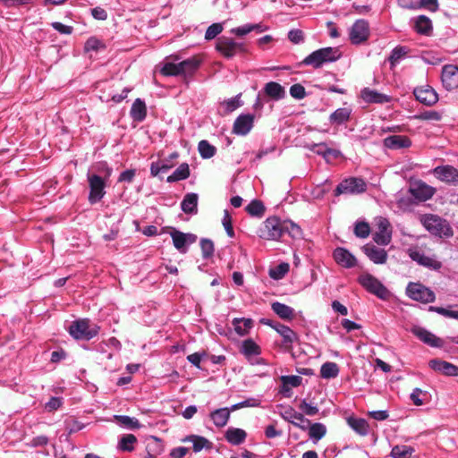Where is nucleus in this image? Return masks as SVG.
<instances>
[{
	"mask_svg": "<svg viewBox=\"0 0 458 458\" xmlns=\"http://www.w3.org/2000/svg\"><path fill=\"white\" fill-rule=\"evenodd\" d=\"M407 294L412 300L424 303L433 302L436 299L433 291L419 283H410L407 286Z\"/></svg>",
	"mask_w": 458,
	"mask_h": 458,
	"instance_id": "obj_8",
	"label": "nucleus"
},
{
	"mask_svg": "<svg viewBox=\"0 0 458 458\" xmlns=\"http://www.w3.org/2000/svg\"><path fill=\"white\" fill-rule=\"evenodd\" d=\"M101 47H104V45L96 38H89L84 46L85 51H98Z\"/></svg>",
	"mask_w": 458,
	"mask_h": 458,
	"instance_id": "obj_62",
	"label": "nucleus"
},
{
	"mask_svg": "<svg viewBox=\"0 0 458 458\" xmlns=\"http://www.w3.org/2000/svg\"><path fill=\"white\" fill-rule=\"evenodd\" d=\"M309 436L312 439L319 440L327 433V428L322 423H313L309 425Z\"/></svg>",
	"mask_w": 458,
	"mask_h": 458,
	"instance_id": "obj_49",
	"label": "nucleus"
},
{
	"mask_svg": "<svg viewBox=\"0 0 458 458\" xmlns=\"http://www.w3.org/2000/svg\"><path fill=\"white\" fill-rule=\"evenodd\" d=\"M260 28H261L260 24H253V25L247 24V25H244L242 27L233 29L231 31H232V33H233L239 37H242L253 30H259Z\"/></svg>",
	"mask_w": 458,
	"mask_h": 458,
	"instance_id": "obj_56",
	"label": "nucleus"
},
{
	"mask_svg": "<svg viewBox=\"0 0 458 458\" xmlns=\"http://www.w3.org/2000/svg\"><path fill=\"white\" fill-rule=\"evenodd\" d=\"M442 83L447 90H453L458 88V66L445 65L442 69Z\"/></svg>",
	"mask_w": 458,
	"mask_h": 458,
	"instance_id": "obj_14",
	"label": "nucleus"
},
{
	"mask_svg": "<svg viewBox=\"0 0 458 458\" xmlns=\"http://www.w3.org/2000/svg\"><path fill=\"white\" fill-rule=\"evenodd\" d=\"M260 352V347L252 339H246L242 342V352L245 356L250 357L259 355Z\"/></svg>",
	"mask_w": 458,
	"mask_h": 458,
	"instance_id": "obj_45",
	"label": "nucleus"
},
{
	"mask_svg": "<svg viewBox=\"0 0 458 458\" xmlns=\"http://www.w3.org/2000/svg\"><path fill=\"white\" fill-rule=\"evenodd\" d=\"M223 31V25L221 23H213L206 30L205 38L211 40L215 38Z\"/></svg>",
	"mask_w": 458,
	"mask_h": 458,
	"instance_id": "obj_57",
	"label": "nucleus"
},
{
	"mask_svg": "<svg viewBox=\"0 0 458 458\" xmlns=\"http://www.w3.org/2000/svg\"><path fill=\"white\" fill-rule=\"evenodd\" d=\"M198 199L196 193H187L181 203L182 210L186 214H196Z\"/></svg>",
	"mask_w": 458,
	"mask_h": 458,
	"instance_id": "obj_34",
	"label": "nucleus"
},
{
	"mask_svg": "<svg viewBox=\"0 0 458 458\" xmlns=\"http://www.w3.org/2000/svg\"><path fill=\"white\" fill-rule=\"evenodd\" d=\"M290 94L293 98L303 99L306 97V90L301 84L296 83L291 86Z\"/></svg>",
	"mask_w": 458,
	"mask_h": 458,
	"instance_id": "obj_59",
	"label": "nucleus"
},
{
	"mask_svg": "<svg viewBox=\"0 0 458 458\" xmlns=\"http://www.w3.org/2000/svg\"><path fill=\"white\" fill-rule=\"evenodd\" d=\"M299 409L301 410L302 412L308 416H314L318 412V406L309 403L306 399H303L300 403Z\"/></svg>",
	"mask_w": 458,
	"mask_h": 458,
	"instance_id": "obj_58",
	"label": "nucleus"
},
{
	"mask_svg": "<svg viewBox=\"0 0 458 458\" xmlns=\"http://www.w3.org/2000/svg\"><path fill=\"white\" fill-rule=\"evenodd\" d=\"M333 257L338 265L345 268L353 267L357 264L356 258L347 249L344 248H336L333 252Z\"/></svg>",
	"mask_w": 458,
	"mask_h": 458,
	"instance_id": "obj_20",
	"label": "nucleus"
},
{
	"mask_svg": "<svg viewBox=\"0 0 458 458\" xmlns=\"http://www.w3.org/2000/svg\"><path fill=\"white\" fill-rule=\"evenodd\" d=\"M414 449L408 445H395L392 448L391 456L393 458H411Z\"/></svg>",
	"mask_w": 458,
	"mask_h": 458,
	"instance_id": "obj_50",
	"label": "nucleus"
},
{
	"mask_svg": "<svg viewBox=\"0 0 458 458\" xmlns=\"http://www.w3.org/2000/svg\"><path fill=\"white\" fill-rule=\"evenodd\" d=\"M198 150L200 157L205 159L213 157L216 153V148L206 140L199 142Z\"/></svg>",
	"mask_w": 458,
	"mask_h": 458,
	"instance_id": "obj_43",
	"label": "nucleus"
},
{
	"mask_svg": "<svg viewBox=\"0 0 458 458\" xmlns=\"http://www.w3.org/2000/svg\"><path fill=\"white\" fill-rule=\"evenodd\" d=\"M429 367L435 371L440 372L445 376H458V367L438 359L429 360Z\"/></svg>",
	"mask_w": 458,
	"mask_h": 458,
	"instance_id": "obj_23",
	"label": "nucleus"
},
{
	"mask_svg": "<svg viewBox=\"0 0 458 458\" xmlns=\"http://www.w3.org/2000/svg\"><path fill=\"white\" fill-rule=\"evenodd\" d=\"M358 282L370 293L375 294L378 298L385 299L389 292L386 287L375 276L366 273L359 276Z\"/></svg>",
	"mask_w": 458,
	"mask_h": 458,
	"instance_id": "obj_6",
	"label": "nucleus"
},
{
	"mask_svg": "<svg viewBox=\"0 0 458 458\" xmlns=\"http://www.w3.org/2000/svg\"><path fill=\"white\" fill-rule=\"evenodd\" d=\"M309 148L318 155L323 156L326 159L328 157L337 158L341 156L339 150L327 147L326 143L313 144Z\"/></svg>",
	"mask_w": 458,
	"mask_h": 458,
	"instance_id": "obj_31",
	"label": "nucleus"
},
{
	"mask_svg": "<svg viewBox=\"0 0 458 458\" xmlns=\"http://www.w3.org/2000/svg\"><path fill=\"white\" fill-rule=\"evenodd\" d=\"M254 118L250 114L239 115L233 123V132L237 135L248 134L253 127Z\"/></svg>",
	"mask_w": 458,
	"mask_h": 458,
	"instance_id": "obj_18",
	"label": "nucleus"
},
{
	"mask_svg": "<svg viewBox=\"0 0 458 458\" xmlns=\"http://www.w3.org/2000/svg\"><path fill=\"white\" fill-rule=\"evenodd\" d=\"M411 332L421 342L431 347H442L444 344V341L441 338L420 326H413Z\"/></svg>",
	"mask_w": 458,
	"mask_h": 458,
	"instance_id": "obj_13",
	"label": "nucleus"
},
{
	"mask_svg": "<svg viewBox=\"0 0 458 458\" xmlns=\"http://www.w3.org/2000/svg\"><path fill=\"white\" fill-rule=\"evenodd\" d=\"M413 94L418 101L426 105L432 106L438 100V96L433 88L429 86L416 88Z\"/></svg>",
	"mask_w": 458,
	"mask_h": 458,
	"instance_id": "obj_17",
	"label": "nucleus"
},
{
	"mask_svg": "<svg viewBox=\"0 0 458 458\" xmlns=\"http://www.w3.org/2000/svg\"><path fill=\"white\" fill-rule=\"evenodd\" d=\"M288 38L293 44H299L303 41V32L301 30H291L288 33Z\"/></svg>",
	"mask_w": 458,
	"mask_h": 458,
	"instance_id": "obj_64",
	"label": "nucleus"
},
{
	"mask_svg": "<svg viewBox=\"0 0 458 458\" xmlns=\"http://www.w3.org/2000/svg\"><path fill=\"white\" fill-rule=\"evenodd\" d=\"M88 182L89 186V202L95 204L105 196L106 182L104 179L98 174H89Z\"/></svg>",
	"mask_w": 458,
	"mask_h": 458,
	"instance_id": "obj_9",
	"label": "nucleus"
},
{
	"mask_svg": "<svg viewBox=\"0 0 458 458\" xmlns=\"http://www.w3.org/2000/svg\"><path fill=\"white\" fill-rule=\"evenodd\" d=\"M284 233H288L293 239H300L301 238L302 231L298 225L291 221H284Z\"/></svg>",
	"mask_w": 458,
	"mask_h": 458,
	"instance_id": "obj_52",
	"label": "nucleus"
},
{
	"mask_svg": "<svg viewBox=\"0 0 458 458\" xmlns=\"http://www.w3.org/2000/svg\"><path fill=\"white\" fill-rule=\"evenodd\" d=\"M179 157L178 152H173L168 158L160 162H153L150 165V174L153 177L158 176L160 173H166L168 170L174 166L173 160Z\"/></svg>",
	"mask_w": 458,
	"mask_h": 458,
	"instance_id": "obj_22",
	"label": "nucleus"
},
{
	"mask_svg": "<svg viewBox=\"0 0 458 458\" xmlns=\"http://www.w3.org/2000/svg\"><path fill=\"white\" fill-rule=\"evenodd\" d=\"M130 114L133 121L142 122L147 116L145 102L140 98H136L131 106Z\"/></svg>",
	"mask_w": 458,
	"mask_h": 458,
	"instance_id": "obj_29",
	"label": "nucleus"
},
{
	"mask_svg": "<svg viewBox=\"0 0 458 458\" xmlns=\"http://www.w3.org/2000/svg\"><path fill=\"white\" fill-rule=\"evenodd\" d=\"M411 194L420 201H426L432 198L436 190L427 183L419 181L411 184L410 187Z\"/></svg>",
	"mask_w": 458,
	"mask_h": 458,
	"instance_id": "obj_16",
	"label": "nucleus"
},
{
	"mask_svg": "<svg viewBox=\"0 0 458 458\" xmlns=\"http://www.w3.org/2000/svg\"><path fill=\"white\" fill-rule=\"evenodd\" d=\"M384 144L388 148L400 149L409 148L411 145V141L405 135H391L384 140Z\"/></svg>",
	"mask_w": 458,
	"mask_h": 458,
	"instance_id": "obj_26",
	"label": "nucleus"
},
{
	"mask_svg": "<svg viewBox=\"0 0 458 458\" xmlns=\"http://www.w3.org/2000/svg\"><path fill=\"white\" fill-rule=\"evenodd\" d=\"M245 209L250 216L258 217H261L266 210L265 206L259 199H253L250 201Z\"/></svg>",
	"mask_w": 458,
	"mask_h": 458,
	"instance_id": "obj_47",
	"label": "nucleus"
},
{
	"mask_svg": "<svg viewBox=\"0 0 458 458\" xmlns=\"http://www.w3.org/2000/svg\"><path fill=\"white\" fill-rule=\"evenodd\" d=\"M247 434L242 428H231L225 432V439L232 445H238L243 443L246 439Z\"/></svg>",
	"mask_w": 458,
	"mask_h": 458,
	"instance_id": "obj_35",
	"label": "nucleus"
},
{
	"mask_svg": "<svg viewBox=\"0 0 458 458\" xmlns=\"http://www.w3.org/2000/svg\"><path fill=\"white\" fill-rule=\"evenodd\" d=\"M164 76H177L181 75L180 67L178 64L165 63L160 71Z\"/></svg>",
	"mask_w": 458,
	"mask_h": 458,
	"instance_id": "obj_53",
	"label": "nucleus"
},
{
	"mask_svg": "<svg viewBox=\"0 0 458 458\" xmlns=\"http://www.w3.org/2000/svg\"><path fill=\"white\" fill-rule=\"evenodd\" d=\"M370 233V227L367 222H358L354 227V234L359 238H367Z\"/></svg>",
	"mask_w": 458,
	"mask_h": 458,
	"instance_id": "obj_54",
	"label": "nucleus"
},
{
	"mask_svg": "<svg viewBox=\"0 0 458 458\" xmlns=\"http://www.w3.org/2000/svg\"><path fill=\"white\" fill-rule=\"evenodd\" d=\"M223 225L225 226L227 235L229 237H233L234 232L232 224V217L227 211H225V215L223 217Z\"/></svg>",
	"mask_w": 458,
	"mask_h": 458,
	"instance_id": "obj_63",
	"label": "nucleus"
},
{
	"mask_svg": "<svg viewBox=\"0 0 458 458\" xmlns=\"http://www.w3.org/2000/svg\"><path fill=\"white\" fill-rule=\"evenodd\" d=\"M289 271L288 263H281L278 266L270 268L269 276L273 279L278 280L283 278Z\"/></svg>",
	"mask_w": 458,
	"mask_h": 458,
	"instance_id": "obj_51",
	"label": "nucleus"
},
{
	"mask_svg": "<svg viewBox=\"0 0 458 458\" xmlns=\"http://www.w3.org/2000/svg\"><path fill=\"white\" fill-rule=\"evenodd\" d=\"M434 175L440 181L454 186H458V169L446 165L434 168Z\"/></svg>",
	"mask_w": 458,
	"mask_h": 458,
	"instance_id": "obj_12",
	"label": "nucleus"
},
{
	"mask_svg": "<svg viewBox=\"0 0 458 458\" xmlns=\"http://www.w3.org/2000/svg\"><path fill=\"white\" fill-rule=\"evenodd\" d=\"M340 56L341 52L337 47H324L306 56L301 62V64L311 65L313 68L318 69L325 63L338 60Z\"/></svg>",
	"mask_w": 458,
	"mask_h": 458,
	"instance_id": "obj_2",
	"label": "nucleus"
},
{
	"mask_svg": "<svg viewBox=\"0 0 458 458\" xmlns=\"http://www.w3.org/2000/svg\"><path fill=\"white\" fill-rule=\"evenodd\" d=\"M338 374L339 368L335 362H326L321 366L320 375L323 378H335Z\"/></svg>",
	"mask_w": 458,
	"mask_h": 458,
	"instance_id": "obj_44",
	"label": "nucleus"
},
{
	"mask_svg": "<svg viewBox=\"0 0 458 458\" xmlns=\"http://www.w3.org/2000/svg\"><path fill=\"white\" fill-rule=\"evenodd\" d=\"M407 54L405 47H396L393 49L389 61L392 65L395 64L402 57Z\"/></svg>",
	"mask_w": 458,
	"mask_h": 458,
	"instance_id": "obj_60",
	"label": "nucleus"
},
{
	"mask_svg": "<svg viewBox=\"0 0 458 458\" xmlns=\"http://www.w3.org/2000/svg\"><path fill=\"white\" fill-rule=\"evenodd\" d=\"M182 442H191L192 449L195 453L200 452L202 449L209 450L212 448V443L204 437L198 435H190L182 439Z\"/></svg>",
	"mask_w": 458,
	"mask_h": 458,
	"instance_id": "obj_27",
	"label": "nucleus"
},
{
	"mask_svg": "<svg viewBox=\"0 0 458 458\" xmlns=\"http://www.w3.org/2000/svg\"><path fill=\"white\" fill-rule=\"evenodd\" d=\"M264 92L274 100L282 99L285 96L284 87L275 81L267 82L264 87Z\"/></svg>",
	"mask_w": 458,
	"mask_h": 458,
	"instance_id": "obj_30",
	"label": "nucleus"
},
{
	"mask_svg": "<svg viewBox=\"0 0 458 458\" xmlns=\"http://www.w3.org/2000/svg\"><path fill=\"white\" fill-rule=\"evenodd\" d=\"M259 405V400L255 399V398H250V399H247L243 402H241V403H238L236 404H233L232 407H231V411H236V410H239V409H242V408H245V407H257Z\"/></svg>",
	"mask_w": 458,
	"mask_h": 458,
	"instance_id": "obj_61",
	"label": "nucleus"
},
{
	"mask_svg": "<svg viewBox=\"0 0 458 458\" xmlns=\"http://www.w3.org/2000/svg\"><path fill=\"white\" fill-rule=\"evenodd\" d=\"M137 437L132 434L124 435L119 441L118 448L124 452H131L134 450V444Z\"/></svg>",
	"mask_w": 458,
	"mask_h": 458,
	"instance_id": "obj_48",
	"label": "nucleus"
},
{
	"mask_svg": "<svg viewBox=\"0 0 458 458\" xmlns=\"http://www.w3.org/2000/svg\"><path fill=\"white\" fill-rule=\"evenodd\" d=\"M190 167L187 163L181 164L176 170L167 177V182H174L185 180L190 176Z\"/></svg>",
	"mask_w": 458,
	"mask_h": 458,
	"instance_id": "obj_38",
	"label": "nucleus"
},
{
	"mask_svg": "<svg viewBox=\"0 0 458 458\" xmlns=\"http://www.w3.org/2000/svg\"><path fill=\"white\" fill-rule=\"evenodd\" d=\"M367 184L361 178L350 177L342 181L335 189V196L341 194H359L366 191Z\"/></svg>",
	"mask_w": 458,
	"mask_h": 458,
	"instance_id": "obj_5",
	"label": "nucleus"
},
{
	"mask_svg": "<svg viewBox=\"0 0 458 458\" xmlns=\"http://www.w3.org/2000/svg\"><path fill=\"white\" fill-rule=\"evenodd\" d=\"M231 408L216 409L210 413V418L214 424L218 428H223L227 424L230 418Z\"/></svg>",
	"mask_w": 458,
	"mask_h": 458,
	"instance_id": "obj_32",
	"label": "nucleus"
},
{
	"mask_svg": "<svg viewBox=\"0 0 458 458\" xmlns=\"http://www.w3.org/2000/svg\"><path fill=\"white\" fill-rule=\"evenodd\" d=\"M68 331L76 340L89 341L98 334L99 327L91 324L88 318H81L72 322Z\"/></svg>",
	"mask_w": 458,
	"mask_h": 458,
	"instance_id": "obj_3",
	"label": "nucleus"
},
{
	"mask_svg": "<svg viewBox=\"0 0 458 458\" xmlns=\"http://www.w3.org/2000/svg\"><path fill=\"white\" fill-rule=\"evenodd\" d=\"M348 425L358 434L366 436L369 431V424L364 419H357L350 417L347 420Z\"/></svg>",
	"mask_w": 458,
	"mask_h": 458,
	"instance_id": "obj_40",
	"label": "nucleus"
},
{
	"mask_svg": "<svg viewBox=\"0 0 458 458\" xmlns=\"http://www.w3.org/2000/svg\"><path fill=\"white\" fill-rule=\"evenodd\" d=\"M414 29L419 34L428 36L433 30L432 21L428 17L420 15L415 21Z\"/></svg>",
	"mask_w": 458,
	"mask_h": 458,
	"instance_id": "obj_36",
	"label": "nucleus"
},
{
	"mask_svg": "<svg viewBox=\"0 0 458 458\" xmlns=\"http://www.w3.org/2000/svg\"><path fill=\"white\" fill-rule=\"evenodd\" d=\"M423 226L433 235L438 237H452L453 229L449 223L440 216L433 214H426L420 217Z\"/></svg>",
	"mask_w": 458,
	"mask_h": 458,
	"instance_id": "obj_1",
	"label": "nucleus"
},
{
	"mask_svg": "<svg viewBox=\"0 0 458 458\" xmlns=\"http://www.w3.org/2000/svg\"><path fill=\"white\" fill-rule=\"evenodd\" d=\"M170 235L175 249H177L182 253H185L187 250L185 247L187 244V234L173 228L170 232Z\"/></svg>",
	"mask_w": 458,
	"mask_h": 458,
	"instance_id": "obj_37",
	"label": "nucleus"
},
{
	"mask_svg": "<svg viewBox=\"0 0 458 458\" xmlns=\"http://www.w3.org/2000/svg\"><path fill=\"white\" fill-rule=\"evenodd\" d=\"M235 332L240 335H245L249 333V330L253 326V320L251 318H234L233 320Z\"/></svg>",
	"mask_w": 458,
	"mask_h": 458,
	"instance_id": "obj_39",
	"label": "nucleus"
},
{
	"mask_svg": "<svg viewBox=\"0 0 458 458\" xmlns=\"http://www.w3.org/2000/svg\"><path fill=\"white\" fill-rule=\"evenodd\" d=\"M114 420L121 426L129 428V429H136L141 427L140 421L133 417H129L126 415H114Z\"/></svg>",
	"mask_w": 458,
	"mask_h": 458,
	"instance_id": "obj_41",
	"label": "nucleus"
},
{
	"mask_svg": "<svg viewBox=\"0 0 458 458\" xmlns=\"http://www.w3.org/2000/svg\"><path fill=\"white\" fill-rule=\"evenodd\" d=\"M216 49L225 58H232L238 53L245 52L243 44L235 42L233 38L227 37L217 38Z\"/></svg>",
	"mask_w": 458,
	"mask_h": 458,
	"instance_id": "obj_7",
	"label": "nucleus"
},
{
	"mask_svg": "<svg viewBox=\"0 0 458 458\" xmlns=\"http://www.w3.org/2000/svg\"><path fill=\"white\" fill-rule=\"evenodd\" d=\"M361 98L369 104H384L391 101V97L377 92V90L370 89L369 88H364L360 92Z\"/></svg>",
	"mask_w": 458,
	"mask_h": 458,
	"instance_id": "obj_24",
	"label": "nucleus"
},
{
	"mask_svg": "<svg viewBox=\"0 0 458 458\" xmlns=\"http://www.w3.org/2000/svg\"><path fill=\"white\" fill-rule=\"evenodd\" d=\"M350 40L352 44L359 45L365 42L369 36V22L365 20H358L351 28Z\"/></svg>",
	"mask_w": 458,
	"mask_h": 458,
	"instance_id": "obj_11",
	"label": "nucleus"
},
{
	"mask_svg": "<svg viewBox=\"0 0 458 458\" xmlns=\"http://www.w3.org/2000/svg\"><path fill=\"white\" fill-rule=\"evenodd\" d=\"M282 418L292 423L297 428L302 430H306L310 424V420L306 419L301 412L296 411L293 408L288 407L281 413Z\"/></svg>",
	"mask_w": 458,
	"mask_h": 458,
	"instance_id": "obj_15",
	"label": "nucleus"
},
{
	"mask_svg": "<svg viewBox=\"0 0 458 458\" xmlns=\"http://www.w3.org/2000/svg\"><path fill=\"white\" fill-rule=\"evenodd\" d=\"M274 329L283 337V346L286 350L291 351L293 349V344L298 341L297 334L289 327L280 323H276Z\"/></svg>",
	"mask_w": 458,
	"mask_h": 458,
	"instance_id": "obj_21",
	"label": "nucleus"
},
{
	"mask_svg": "<svg viewBox=\"0 0 458 458\" xmlns=\"http://www.w3.org/2000/svg\"><path fill=\"white\" fill-rule=\"evenodd\" d=\"M378 231L373 234L374 242L378 245H387L392 240V230L389 221L385 217H378L377 222Z\"/></svg>",
	"mask_w": 458,
	"mask_h": 458,
	"instance_id": "obj_10",
	"label": "nucleus"
},
{
	"mask_svg": "<svg viewBox=\"0 0 458 458\" xmlns=\"http://www.w3.org/2000/svg\"><path fill=\"white\" fill-rule=\"evenodd\" d=\"M282 391L288 392L291 387H297L301 384L302 377L300 376H282L281 377Z\"/></svg>",
	"mask_w": 458,
	"mask_h": 458,
	"instance_id": "obj_46",
	"label": "nucleus"
},
{
	"mask_svg": "<svg viewBox=\"0 0 458 458\" xmlns=\"http://www.w3.org/2000/svg\"><path fill=\"white\" fill-rule=\"evenodd\" d=\"M410 258L419 263L420 265L431 268L433 270H438L442 267V263L428 256L420 253V251L414 250L410 252Z\"/></svg>",
	"mask_w": 458,
	"mask_h": 458,
	"instance_id": "obj_25",
	"label": "nucleus"
},
{
	"mask_svg": "<svg viewBox=\"0 0 458 458\" xmlns=\"http://www.w3.org/2000/svg\"><path fill=\"white\" fill-rule=\"evenodd\" d=\"M284 234V221L276 216L268 217L260 228L259 236L265 240H279Z\"/></svg>",
	"mask_w": 458,
	"mask_h": 458,
	"instance_id": "obj_4",
	"label": "nucleus"
},
{
	"mask_svg": "<svg viewBox=\"0 0 458 458\" xmlns=\"http://www.w3.org/2000/svg\"><path fill=\"white\" fill-rule=\"evenodd\" d=\"M351 109L347 107H341L336 109L330 115V121L333 123L342 124L350 119Z\"/></svg>",
	"mask_w": 458,
	"mask_h": 458,
	"instance_id": "obj_42",
	"label": "nucleus"
},
{
	"mask_svg": "<svg viewBox=\"0 0 458 458\" xmlns=\"http://www.w3.org/2000/svg\"><path fill=\"white\" fill-rule=\"evenodd\" d=\"M200 63L201 59L197 55L179 62L178 66L180 67L181 75L192 74L199 68Z\"/></svg>",
	"mask_w": 458,
	"mask_h": 458,
	"instance_id": "obj_28",
	"label": "nucleus"
},
{
	"mask_svg": "<svg viewBox=\"0 0 458 458\" xmlns=\"http://www.w3.org/2000/svg\"><path fill=\"white\" fill-rule=\"evenodd\" d=\"M199 244H200L203 258H210L213 256L214 243L211 240L201 239Z\"/></svg>",
	"mask_w": 458,
	"mask_h": 458,
	"instance_id": "obj_55",
	"label": "nucleus"
},
{
	"mask_svg": "<svg viewBox=\"0 0 458 458\" xmlns=\"http://www.w3.org/2000/svg\"><path fill=\"white\" fill-rule=\"evenodd\" d=\"M362 251L375 264L382 265L386 263L387 252L374 244L367 243L362 247Z\"/></svg>",
	"mask_w": 458,
	"mask_h": 458,
	"instance_id": "obj_19",
	"label": "nucleus"
},
{
	"mask_svg": "<svg viewBox=\"0 0 458 458\" xmlns=\"http://www.w3.org/2000/svg\"><path fill=\"white\" fill-rule=\"evenodd\" d=\"M271 309L282 319L292 320L294 318V310L284 303L273 302Z\"/></svg>",
	"mask_w": 458,
	"mask_h": 458,
	"instance_id": "obj_33",
	"label": "nucleus"
}]
</instances>
